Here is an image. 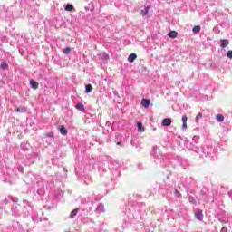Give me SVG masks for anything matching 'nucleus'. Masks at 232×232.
Listing matches in <instances>:
<instances>
[{
  "label": "nucleus",
  "mask_w": 232,
  "mask_h": 232,
  "mask_svg": "<svg viewBox=\"0 0 232 232\" xmlns=\"http://www.w3.org/2000/svg\"><path fill=\"white\" fill-rule=\"evenodd\" d=\"M195 217L198 220L202 221L204 218V214H202V210L200 209L196 210Z\"/></svg>",
  "instance_id": "obj_1"
},
{
  "label": "nucleus",
  "mask_w": 232,
  "mask_h": 232,
  "mask_svg": "<svg viewBox=\"0 0 232 232\" xmlns=\"http://www.w3.org/2000/svg\"><path fill=\"white\" fill-rule=\"evenodd\" d=\"M150 104H151V101L148 100V99H142L141 100V105L143 108H149Z\"/></svg>",
  "instance_id": "obj_2"
},
{
  "label": "nucleus",
  "mask_w": 232,
  "mask_h": 232,
  "mask_svg": "<svg viewBox=\"0 0 232 232\" xmlns=\"http://www.w3.org/2000/svg\"><path fill=\"white\" fill-rule=\"evenodd\" d=\"M169 37H170L171 39H177V37L179 36V33H177V31H170L168 34Z\"/></svg>",
  "instance_id": "obj_3"
},
{
  "label": "nucleus",
  "mask_w": 232,
  "mask_h": 232,
  "mask_svg": "<svg viewBox=\"0 0 232 232\" xmlns=\"http://www.w3.org/2000/svg\"><path fill=\"white\" fill-rule=\"evenodd\" d=\"M221 48H227L229 46V40L221 39Z\"/></svg>",
  "instance_id": "obj_4"
},
{
  "label": "nucleus",
  "mask_w": 232,
  "mask_h": 232,
  "mask_svg": "<svg viewBox=\"0 0 232 232\" xmlns=\"http://www.w3.org/2000/svg\"><path fill=\"white\" fill-rule=\"evenodd\" d=\"M30 85L33 90H37V88H39V83L34 80L30 81Z\"/></svg>",
  "instance_id": "obj_5"
},
{
  "label": "nucleus",
  "mask_w": 232,
  "mask_h": 232,
  "mask_svg": "<svg viewBox=\"0 0 232 232\" xmlns=\"http://www.w3.org/2000/svg\"><path fill=\"white\" fill-rule=\"evenodd\" d=\"M182 122H183V130H186L188 128V116H182Z\"/></svg>",
  "instance_id": "obj_6"
},
{
  "label": "nucleus",
  "mask_w": 232,
  "mask_h": 232,
  "mask_svg": "<svg viewBox=\"0 0 232 232\" xmlns=\"http://www.w3.org/2000/svg\"><path fill=\"white\" fill-rule=\"evenodd\" d=\"M162 126H171V119L166 118L162 121Z\"/></svg>",
  "instance_id": "obj_7"
},
{
  "label": "nucleus",
  "mask_w": 232,
  "mask_h": 232,
  "mask_svg": "<svg viewBox=\"0 0 232 232\" xmlns=\"http://www.w3.org/2000/svg\"><path fill=\"white\" fill-rule=\"evenodd\" d=\"M77 213H79V208H75L73 209L70 216H69V218H75V217H77Z\"/></svg>",
  "instance_id": "obj_8"
},
{
  "label": "nucleus",
  "mask_w": 232,
  "mask_h": 232,
  "mask_svg": "<svg viewBox=\"0 0 232 232\" xmlns=\"http://www.w3.org/2000/svg\"><path fill=\"white\" fill-rule=\"evenodd\" d=\"M60 133H61V135H67L68 134V130H66V127H64V125H62L60 127Z\"/></svg>",
  "instance_id": "obj_9"
},
{
  "label": "nucleus",
  "mask_w": 232,
  "mask_h": 232,
  "mask_svg": "<svg viewBox=\"0 0 232 232\" xmlns=\"http://www.w3.org/2000/svg\"><path fill=\"white\" fill-rule=\"evenodd\" d=\"M96 213H104V205L100 204L96 208Z\"/></svg>",
  "instance_id": "obj_10"
},
{
  "label": "nucleus",
  "mask_w": 232,
  "mask_h": 232,
  "mask_svg": "<svg viewBox=\"0 0 232 232\" xmlns=\"http://www.w3.org/2000/svg\"><path fill=\"white\" fill-rule=\"evenodd\" d=\"M137 59V54L136 53H131L128 57L129 63H133Z\"/></svg>",
  "instance_id": "obj_11"
},
{
  "label": "nucleus",
  "mask_w": 232,
  "mask_h": 232,
  "mask_svg": "<svg viewBox=\"0 0 232 232\" xmlns=\"http://www.w3.org/2000/svg\"><path fill=\"white\" fill-rule=\"evenodd\" d=\"M76 110H79L80 111L84 112V111H85L84 104H82V103H77V104H76Z\"/></svg>",
  "instance_id": "obj_12"
},
{
  "label": "nucleus",
  "mask_w": 232,
  "mask_h": 232,
  "mask_svg": "<svg viewBox=\"0 0 232 232\" xmlns=\"http://www.w3.org/2000/svg\"><path fill=\"white\" fill-rule=\"evenodd\" d=\"M150 12V6L145 7L143 10L140 11V15H148Z\"/></svg>",
  "instance_id": "obj_13"
},
{
  "label": "nucleus",
  "mask_w": 232,
  "mask_h": 232,
  "mask_svg": "<svg viewBox=\"0 0 232 232\" xmlns=\"http://www.w3.org/2000/svg\"><path fill=\"white\" fill-rule=\"evenodd\" d=\"M14 110H15V111L17 113H24L26 111V108L25 107H18V108H16Z\"/></svg>",
  "instance_id": "obj_14"
},
{
  "label": "nucleus",
  "mask_w": 232,
  "mask_h": 232,
  "mask_svg": "<svg viewBox=\"0 0 232 232\" xmlns=\"http://www.w3.org/2000/svg\"><path fill=\"white\" fill-rule=\"evenodd\" d=\"M0 68L2 70H8V63H6V62H2L0 64Z\"/></svg>",
  "instance_id": "obj_15"
},
{
  "label": "nucleus",
  "mask_w": 232,
  "mask_h": 232,
  "mask_svg": "<svg viewBox=\"0 0 232 232\" xmlns=\"http://www.w3.org/2000/svg\"><path fill=\"white\" fill-rule=\"evenodd\" d=\"M216 119H217L218 122H224V115H222V114H218L216 116Z\"/></svg>",
  "instance_id": "obj_16"
},
{
  "label": "nucleus",
  "mask_w": 232,
  "mask_h": 232,
  "mask_svg": "<svg viewBox=\"0 0 232 232\" xmlns=\"http://www.w3.org/2000/svg\"><path fill=\"white\" fill-rule=\"evenodd\" d=\"M86 93H92V84L85 85Z\"/></svg>",
  "instance_id": "obj_17"
},
{
  "label": "nucleus",
  "mask_w": 232,
  "mask_h": 232,
  "mask_svg": "<svg viewBox=\"0 0 232 232\" xmlns=\"http://www.w3.org/2000/svg\"><path fill=\"white\" fill-rule=\"evenodd\" d=\"M138 131H140V133L144 132V127L140 122H138Z\"/></svg>",
  "instance_id": "obj_18"
},
{
  "label": "nucleus",
  "mask_w": 232,
  "mask_h": 232,
  "mask_svg": "<svg viewBox=\"0 0 232 232\" xmlns=\"http://www.w3.org/2000/svg\"><path fill=\"white\" fill-rule=\"evenodd\" d=\"M65 10H66V12H72V11L73 10V5L68 4V5L65 6Z\"/></svg>",
  "instance_id": "obj_19"
},
{
  "label": "nucleus",
  "mask_w": 232,
  "mask_h": 232,
  "mask_svg": "<svg viewBox=\"0 0 232 232\" xmlns=\"http://www.w3.org/2000/svg\"><path fill=\"white\" fill-rule=\"evenodd\" d=\"M192 31L194 34H198L200 32V26L198 25L194 26Z\"/></svg>",
  "instance_id": "obj_20"
},
{
  "label": "nucleus",
  "mask_w": 232,
  "mask_h": 232,
  "mask_svg": "<svg viewBox=\"0 0 232 232\" xmlns=\"http://www.w3.org/2000/svg\"><path fill=\"white\" fill-rule=\"evenodd\" d=\"M200 119H202V113L201 112L198 113V115L196 117V122H198V121H200Z\"/></svg>",
  "instance_id": "obj_21"
},
{
  "label": "nucleus",
  "mask_w": 232,
  "mask_h": 232,
  "mask_svg": "<svg viewBox=\"0 0 232 232\" xmlns=\"http://www.w3.org/2000/svg\"><path fill=\"white\" fill-rule=\"evenodd\" d=\"M71 51L72 50L70 49V47L63 49V53H66V55H68V53H70Z\"/></svg>",
  "instance_id": "obj_22"
},
{
  "label": "nucleus",
  "mask_w": 232,
  "mask_h": 232,
  "mask_svg": "<svg viewBox=\"0 0 232 232\" xmlns=\"http://www.w3.org/2000/svg\"><path fill=\"white\" fill-rule=\"evenodd\" d=\"M227 57H228V59H232V51H228L227 53Z\"/></svg>",
  "instance_id": "obj_23"
},
{
  "label": "nucleus",
  "mask_w": 232,
  "mask_h": 232,
  "mask_svg": "<svg viewBox=\"0 0 232 232\" xmlns=\"http://www.w3.org/2000/svg\"><path fill=\"white\" fill-rule=\"evenodd\" d=\"M175 197L177 198H180V192H179L178 190H175Z\"/></svg>",
  "instance_id": "obj_24"
},
{
  "label": "nucleus",
  "mask_w": 232,
  "mask_h": 232,
  "mask_svg": "<svg viewBox=\"0 0 232 232\" xmlns=\"http://www.w3.org/2000/svg\"><path fill=\"white\" fill-rule=\"evenodd\" d=\"M220 232H227V228L226 227H223L221 228Z\"/></svg>",
  "instance_id": "obj_25"
},
{
  "label": "nucleus",
  "mask_w": 232,
  "mask_h": 232,
  "mask_svg": "<svg viewBox=\"0 0 232 232\" xmlns=\"http://www.w3.org/2000/svg\"><path fill=\"white\" fill-rule=\"evenodd\" d=\"M193 140H198V137L194 136V137H193Z\"/></svg>",
  "instance_id": "obj_26"
},
{
  "label": "nucleus",
  "mask_w": 232,
  "mask_h": 232,
  "mask_svg": "<svg viewBox=\"0 0 232 232\" xmlns=\"http://www.w3.org/2000/svg\"><path fill=\"white\" fill-rule=\"evenodd\" d=\"M47 137H53V133L48 134Z\"/></svg>",
  "instance_id": "obj_27"
},
{
  "label": "nucleus",
  "mask_w": 232,
  "mask_h": 232,
  "mask_svg": "<svg viewBox=\"0 0 232 232\" xmlns=\"http://www.w3.org/2000/svg\"><path fill=\"white\" fill-rule=\"evenodd\" d=\"M189 150H193V148H189Z\"/></svg>",
  "instance_id": "obj_28"
}]
</instances>
